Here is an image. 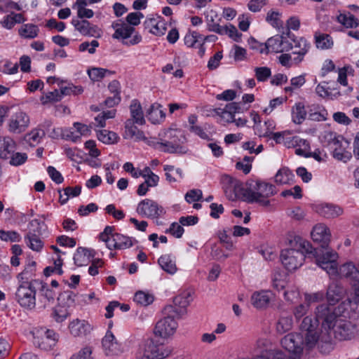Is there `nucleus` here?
<instances>
[{
  "label": "nucleus",
  "instance_id": "41",
  "mask_svg": "<svg viewBox=\"0 0 359 359\" xmlns=\"http://www.w3.org/2000/svg\"><path fill=\"white\" fill-rule=\"evenodd\" d=\"M40 235L27 233L25 236L27 245L33 251L40 252L43 248V242L40 238Z\"/></svg>",
  "mask_w": 359,
  "mask_h": 359
},
{
  "label": "nucleus",
  "instance_id": "22",
  "mask_svg": "<svg viewBox=\"0 0 359 359\" xmlns=\"http://www.w3.org/2000/svg\"><path fill=\"white\" fill-rule=\"evenodd\" d=\"M291 42L292 43V49H294L293 53L297 55V57H294V60L297 63L301 62L304 60V55L309 52L311 45L303 37L291 38Z\"/></svg>",
  "mask_w": 359,
  "mask_h": 359
},
{
  "label": "nucleus",
  "instance_id": "59",
  "mask_svg": "<svg viewBox=\"0 0 359 359\" xmlns=\"http://www.w3.org/2000/svg\"><path fill=\"white\" fill-rule=\"evenodd\" d=\"M62 94L63 97L65 95H80L83 92V88L81 86H74L72 83H69L67 86L61 87Z\"/></svg>",
  "mask_w": 359,
  "mask_h": 359
},
{
  "label": "nucleus",
  "instance_id": "42",
  "mask_svg": "<svg viewBox=\"0 0 359 359\" xmlns=\"http://www.w3.org/2000/svg\"><path fill=\"white\" fill-rule=\"evenodd\" d=\"M314 38L316 47L319 49H329L334 45L332 38L327 34L316 33Z\"/></svg>",
  "mask_w": 359,
  "mask_h": 359
},
{
  "label": "nucleus",
  "instance_id": "19",
  "mask_svg": "<svg viewBox=\"0 0 359 359\" xmlns=\"http://www.w3.org/2000/svg\"><path fill=\"white\" fill-rule=\"evenodd\" d=\"M346 290L337 281H332L328 285L326 297L330 305H334L345 295Z\"/></svg>",
  "mask_w": 359,
  "mask_h": 359
},
{
  "label": "nucleus",
  "instance_id": "53",
  "mask_svg": "<svg viewBox=\"0 0 359 359\" xmlns=\"http://www.w3.org/2000/svg\"><path fill=\"white\" fill-rule=\"evenodd\" d=\"M21 236L15 231L0 230V239L2 241L18 243L21 241Z\"/></svg>",
  "mask_w": 359,
  "mask_h": 359
},
{
  "label": "nucleus",
  "instance_id": "57",
  "mask_svg": "<svg viewBox=\"0 0 359 359\" xmlns=\"http://www.w3.org/2000/svg\"><path fill=\"white\" fill-rule=\"evenodd\" d=\"M285 299L290 304H297L301 299L299 291L297 288L287 290L284 292Z\"/></svg>",
  "mask_w": 359,
  "mask_h": 359
},
{
  "label": "nucleus",
  "instance_id": "39",
  "mask_svg": "<svg viewBox=\"0 0 359 359\" xmlns=\"http://www.w3.org/2000/svg\"><path fill=\"white\" fill-rule=\"evenodd\" d=\"M327 82L323 81L317 85L316 93L319 97L333 99L340 95L339 91L336 90L334 88L333 89L334 92L332 93L331 88L327 86Z\"/></svg>",
  "mask_w": 359,
  "mask_h": 359
},
{
  "label": "nucleus",
  "instance_id": "62",
  "mask_svg": "<svg viewBox=\"0 0 359 359\" xmlns=\"http://www.w3.org/2000/svg\"><path fill=\"white\" fill-rule=\"evenodd\" d=\"M264 128L258 133V135L259 137H270L276 128V123L273 120L269 119L264 122Z\"/></svg>",
  "mask_w": 359,
  "mask_h": 359
},
{
  "label": "nucleus",
  "instance_id": "49",
  "mask_svg": "<svg viewBox=\"0 0 359 359\" xmlns=\"http://www.w3.org/2000/svg\"><path fill=\"white\" fill-rule=\"evenodd\" d=\"M64 195L65 196V198H62V194L61 191H59L60 196L59 201L62 205L65 204L69 198L76 197L80 195L81 192V187L76 186L74 187H67L64 189Z\"/></svg>",
  "mask_w": 359,
  "mask_h": 359
},
{
  "label": "nucleus",
  "instance_id": "26",
  "mask_svg": "<svg viewBox=\"0 0 359 359\" xmlns=\"http://www.w3.org/2000/svg\"><path fill=\"white\" fill-rule=\"evenodd\" d=\"M94 257V251L85 248H78L74 255V264L78 266L87 265Z\"/></svg>",
  "mask_w": 359,
  "mask_h": 359
},
{
  "label": "nucleus",
  "instance_id": "16",
  "mask_svg": "<svg viewBox=\"0 0 359 359\" xmlns=\"http://www.w3.org/2000/svg\"><path fill=\"white\" fill-rule=\"evenodd\" d=\"M273 297V293L270 290H262L252 294L250 302L257 309H265L270 304Z\"/></svg>",
  "mask_w": 359,
  "mask_h": 359
},
{
  "label": "nucleus",
  "instance_id": "58",
  "mask_svg": "<svg viewBox=\"0 0 359 359\" xmlns=\"http://www.w3.org/2000/svg\"><path fill=\"white\" fill-rule=\"evenodd\" d=\"M45 136V131L40 130V129L35 128L27 135V140L30 144H38L41 139Z\"/></svg>",
  "mask_w": 359,
  "mask_h": 359
},
{
  "label": "nucleus",
  "instance_id": "27",
  "mask_svg": "<svg viewBox=\"0 0 359 359\" xmlns=\"http://www.w3.org/2000/svg\"><path fill=\"white\" fill-rule=\"evenodd\" d=\"M147 116L152 123L156 124L160 123L164 120L165 114L162 105L155 102L150 106L147 111Z\"/></svg>",
  "mask_w": 359,
  "mask_h": 359
},
{
  "label": "nucleus",
  "instance_id": "1",
  "mask_svg": "<svg viewBox=\"0 0 359 359\" xmlns=\"http://www.w3.org/2000/svg\"><path fill=\"white\" fill-rule=\"evenodd\" d=\"M285 243L288 248L282 250L280 261L289 271H294L302 265L306 257L304 254L309 256L310 253L314 252V248L309 241L293 233H287Z\"/></svg>",
  "mask_w": 359,
  "mask_h": 359
},
{
  "label": "nucleus",
  "instance_id": "8",
  "mask_svg": "<svg viewBox=\"0 0 359 359\" xmlns=\"http://www.w3.org/2000/svg\"><path fill=\"white\" fill-rule=\"evenodd\" d=\"M114 33V39H121L123 44L130 46L140 43L142 41V36L135 32V28L123 22H116L112 24Z\"/></svg>",
  "mask_w": 359,
  "mask_h": 359
},
{
  "label": "nucleus",
  "instance_id": "33",
  "mask_svg": "<svg viewBox=\"0 0 359 359\" xmlns=\"http://www.w3.org/2000/svg\"><path fill=\"white\" fill-rule=\"evenodd\" d=\"M113 238L112 249L123 250L129 248L133 245V241H135L131 237L118 233H114Z\"/></svg>",
  "mask_w": 359,
  "mask_h": 359
},
{
  "label": "nucleus",
  "instance_id": "10",
  "mask_svg": "<svg viewBox=\"0 0 359 359\" xmlns=\"http://www.w3.org/2000/svg\"><path fill=\"white\" fill-rule=\"evenodd\" d=\"M136 212L143 217L151 219L158 218L165 213L163 206L150 198L142 200L137 204Z\"/></svg>",
  "mask_w": 359,
  "mask_h": 359
},
{
  "label": "nucleus",
  "instance_id": "12",
  "mask_svg": "<svg viewBox=\"0 0 359 359\" xmlns=\"http://www.w3.org/2000/svg\"><path fill=\"white\" fill-rule=\"evenodd\" d=\"M268 53L287 52L292 49L291 37L289 35L276 34L267 40Z\"/></svg>",
  "mask_w": 359,
  "mask_h": 359
},
{
  "label": "nucleus",
  "instance_id": "9",
  "mask_svg": "<svg viewBox=\"0 0 359 359\" xmlns=\"http://www.w3.org/2000/svg\"><path fill=\"white\" fill-rule=\"evenodd\" d=\"M171 350L163 346H158L153 340L144 341L139 348L137 353V359H163L168 357Z\"/></svg>",
  "mask_w": 359,
  "mask_h": 359
},
{
  "label": "nucleus",
  "instance_id": "34",
  "mask_svg": "<svg viewBox=\"0 0 359 359\" xmlns=\"http://www.w3.org/2000/svg\"><path fill=\"white\" fill-rule=\"evenodd\" d=\"M343 139L338 140L336 145H332L330 149H332L333 157L339 161L347 162L351 158V154L346 150V148L342 145Z\"/></svg>",
  "mask_w": 359,
  "mask_h": 359
},
{
  "label": "nucleus",
  "instance_id": "25",
  "mask_svg": "<svg viewBox=\"0 0 359 359\" xmlns=\"http://www.w3.org/2000/svg\"><path fill=\"white\" fill-rule=\"evenodd\" d=\"M70 333L74 337L84 336L90 332L91 325L85 320H73L69 325Z\"/></svg>",
  "mask_w": 359,
  "mask_h": 359
},
{
  "label": "nucleus",
  "instance_id": "48",
  "mask_svg": "<svg viewBox=\"0 0 359 359\" xmlns=\"http://www.w3.org/2000/svg\"><path fill=\"white\" fill-rule=\"evenodd\" d=\"M97 138L104 144H111L118 142L119 139L117 134L107 130H99L97 133Z\"/></svg>",
  "mask_w": 359,
  "mask_h": 359
},
{
  "label": "nucleus",
  "instance_id": "51",
  "mask_svg": "<svg viewBox=\"0 0 359 359\" xmlns=\"http://www.w3.org/2000/svg\"><path fill=\"white\" fill-rule=\"evenodd\" d=\"M154 296L148 292L138 291L135 294L134 301L141 306H148L154 302Z\"/></svg>",
  "mask_w": 359,
  "mask_h": 359
},
{
  "label": "nucleus",
  "instance_id": "15",
  "mask_svg": "<svg viewBox=\"0 0 359 359\" xmlns=\"http://www.w3.org/2000/svg\"><path fill=\"white\" fill-rule=\"evenodd\" d=\"M332 276L345 278L351 282L353 286L359 283V270L352 262H347L338 267V273Z\"/></svg>",
  "mask_w": 359,
  "mask_h": 359
},
{
  "label": "nucleus",
  "instance_id": "3",
  "mask_svg": "<svg viewBox=\"0 0 359 359\" xmlns=\"http://www.w3.org/2000/svg\"><path fill=\"white\" fill-rule=\"evenodd\" d=\"M32 266L26 267L17 276L18 285L15 294V299L24 309L32 311L36 307V290L41 285L39 279L32 278Z\"/></svg>",
  "mask_w": 359,
  "mask_h": 359
},
{
  "label": "nucleus",
  "instance_id": "50",
  "mask_svg": "<svg viewBox=\"0 0 359 359\" xmlns=\"http://www.w3.org/2000/svg\"><path fill=\"white\" fill-rule=\"evenodd\" d=\"M337 20L346 28H352L358 25V20L350 13L340 14Z\"/></svg>",
  "mask_w": 359,
  "mask_h": 359
},
{
  "label": "nucleus",
  "instance_id": "29",
  "mask_svg": "<svg viewBox=\"0 0 359 359\" xmlns=\"http://www.w3.org/2000/svg\"><path fill=\"white\" fill-rule=\"evenodd\" d=\"M158 263L161 268L169 274L173 275L177 272L175 258L170 255H161Z\"/></svg>",
  "mask_w": 359,
  "mask_h": 359
},
{
  "label": "nucleus",
  "instance_id": "45",
  "mask_svg": "<svg viewBox=\"0 0 359 359\" xmlns=\"http://www.w3.org/2000/svg\"><path fill=\"white\" fill-rule=\"evenodd\" d=\"M165 172L166 180L170 182H179L183 178L182 169L175 168L173 165H165L163 167Z\"/></svg>",
  "mask_w": 359,
  "mask_h": 359
},
{
  "label": "nucleus",
  "instance_id": "56",
  "mask_svg": "<svg viewBox=\"0 0 359 359\" xmlns=\"http://www.w3.org/2000/svg\"><path fill=\"white\" fill-rule=\"evenodd\" d=\"M63 97L62 90H55L51 92L47 93L45 96H43L41 99V102L45 104L47 102H55L60 101Z\"/></svg>",
  "mask_w": 359,
  "mask_h": 359
},
{
  "label": "nucleus",
  "instance_id": "46",
  "mask_svg": "<svg viewBox=\"0 0 359 359\" xmlns=\"http://www.w3.org/2000/svg\"><path fill=\"white\" fill-rule=\"evenodd\" d=\"M319 139L323 144H327L331 147L332 145H336V144L338 142V140L343 139V137L332 131L325 130L321 133L319 136Z\"/></svg>",
  "mask_w": 359,
  "mask_h": 359
},
{
  "label": "nucleus",
  "instance_id": "28",
  "mask_svg": "<svg viewBox=\"0 0 359 359\" xmlns=\"http://www.w3.org/2000/svg\"><path fill=\"white\" fill-rule=\"evenodd\" d=\"M135 122L133 120H127L125 123V132L123 137L125 139H135L142 140L145 138L144 133L139 130L135 126Z\"/></svg>",
  "mask_w": 359,
  "mask_h": 359
},
{
  "label": "nucleus",
  "instance_id": "55",
  "mask_svg": "<svg viewBox=\"0 0 359 359\" xmlns=\"http://www.w3.org/2000/svg\"><path fill=\"white\" fill-rule=\"evenodd\" d=\"M255 74L259 82H264L271 76V69L267 67H255Z\"/></svg>",
  "mask_w": 359,
  "mask_h": 359
},
{
  "label": "nucleus",
  "instance_id": "5",
  "mask_svg": "<svg viewBox=\"0 0 359 359\" xmlns=\"http://www.w3.org/2000/svg\"><path fill=\"white\" fill-rule=\"evenodd\" d=\"M276 193L275 187L264 182L251 180L241 189L243 200L249 203H257L263 206L269 205L268 198Z\"/></svg>",
  "mask_w": 359,
  "mask_h": 359
},
{
  "label": "nucleus",
  "instance_id": "44",
  "mask_svg": "<svg viewBox=\"0 0 359 359\" xmlns=\"http://www.w3.org/2000/svg\"><path fill=\"white\" fill-rule=\"evenodd\" d=\"M294 175L287 168H280L275 175V182L279 184H287L293 182Z\"/></svg>",
  "mask_w": 359,
  "mask_h": 359
},
{
  "label": "nucleus",
  "instance_id": "32",
  "mask_svg": "<svg viewBox=\"0 0 359 359\" xmlns=\"http://www.w3.org/2000/svg\"><path fill=\"white\" fill-rule=\"evenodd\" d=\"M15 150V143L11 137L0 138V158H9Z\"/></svg>",
  "mask_w": 359,
  "mask_h": 359
},
{
  "label": "nucleus",
  "instance_id": "63",
  "mask_svg": "<svg viewBox=\"0 0 359 359\" xmlns=\"http://www.w3.org/2000/svg\"><path fill=\"white\" fill-rule=\"evenodd\" d=\"M325 294L323 291H319L313 293H305L304 300L305 302L310 305L314 302H319L324 299Z\"/></svg>",
  "mask_w": 359,
  "mask_h": 359
},
{
  "label": "nucleus",
  "instance_id": "43",
  "mask_svg": "<svg viewBox=\"0 0 359 359\" xmlns=\"http://www.w3.org/2000/svg\"><path fill=\"white\" fill-rule=\"evenodd\" d=\"M89 78L93 81H100L106 76H110L114 72L101 67H92L87 71Z\"/></svg>",
  "mask_w": 359,
  "mask_h": 359
},
{
  "label": "nucleus",
  "instance_id": "37",
  "mask_svg": "<svg viewBox=\"0 0 359 359\" xmlns=\"http://www.w3.org/2000/svg\"><path fill=\"white\" fill-rule=\"evenodd\" d=\"M293 326V319L289 314H281L276 323V330L279 334L290 331Z\"/></svg>",
  "mask_w": 359,
  "mask_h": 359
},
{
  "label": "nucleus",
  "instance_id": "13",
  "mask_svg": "<svg viewBox=\"0 0 359 359\" xmlns=\"http://www.w3.org/2000/svg\"><path fill=\"white\" fill-rule=\"evenodd\" d=\"M29 125V117L24 111H19L13 114L8 122V130L13 133H21Z\"/></svg>",
  "mask_w": 359,
  "mask_h": 359
},
{
  "label": "nucleus",
  "instance_id": "61",
  "mask_svg": "<svg viewBox=\"0 0 359 359\" xmlns=\"http://www.w3.org/2000/svg\"><path fill=\"white\" fill-rule=\"evenodd\" d=\"M287 215L291 219L297 221L302 220L306 216L305 211L299 206L288 209L287 211Z\"/></svg>",
  "mask_w": 359,
  "mask_h": 359
},
{
  "label": "nucleus",
  "instance_id": "31",
  "mask_svg": "<svg viewBox=\"0 0 359 359\" xmlns=\"http://www.w3.org/2000/svg\"><path fill=\"white\" fill-rule=\"evenodd\" d=\"M240 111L241 104L237 102H231L227 104L224 109L218 108L215 109V112L226 118L227 121H233V114Z\"/></svg>",
  "mask_w": 359,
  "mask_h": 359
},
{
  "label": "nucleus",
  "instance_id": "36",
  "mask_svg": "<svg viewBox=\"0 0 359 359\" xmlns=\"http://www.w3.org/2000/svg\"><path fill=\"white\" fill-rule=\"evenodd\" d=\"M206 39H207L206 37H204L199 32L193 31V32H189L185 35V36L184 37V44L188 48H196V46L199 43H201V44L204 43Z\"/></svg>",
  "mask_w": 359,
  "mask_h": 359
},
{
  "label": "nucleus",
  "instance_id": "6",
  "mask_svg": "<svg viewBox=\"0 0 359 359\" xmlns=\"http://www.w3.org/2000/svg\"><path fill=\"white\" fill-rule=\"evenodd\" d=\"M301 331L304 332V334L299 332H291L285 335L281 339L280 342L282 347L291 354V355L289 357H287L286 353L283 350L279 348L273 346L266 341L259 340L257 342L258 346L262 347V348L271 346L274 348L279 349L285 355V359H300V357L303 353L304 344L310 348L306 343V331H302V330Z\"/></svg>",
  "mask_w": 359,
  "mask_h": 359
},
{
  "label": "nucleus",
  "instance_id": "7",
  "mask_svg": "<svg viewBox=\"0 0 359 359\" xmlns=\"http://www.w3.org/2000/svg\"><path fill=\"white\" fill-rule=\"evenodd\" d=\"M323 250L314 248V252L310 253L309 257L316 258L317 265L325 271L330 276L336 275L338 273V254L326 248Z\"/></svg>",
  "mask_w": 359,
  "mask_h": 359
},
{
  "label": "nucleus",
  "instance_id": "20",
  "mask_svg": "<svg viewBox=\"0 0 359 359\" xmlns=\"http://www.w3.org/2000/svg\"><path fill=\"white\" fill-rule=\"evenodd\" d=\"M313 210L325 218H334L343 213L342 208L332 203H320L313 207Z\"/></svg>",
  "mask_w": 359,
  "mask_h": 359
},
{
  "label": "nucleus",
  "instance_id": "40",
  "mask_svg": "<svg viewBox=\"0 0 359 359\" xmlns=\"http://www.w3.org/2000/svg\"><path fill=\"white\" fill-rule=\"evenodd\" d=\"M307 112L302 102H297L292 108V119L296 124H301L306 118Z\"/></svg>",
  "mask_w": 359,
  "mask_h": 359
},
{
  "label": "nucleus",
  "instance_id": "11",
  "mask_svg": "<svg viewBox=\"0 0 359 359\" xmlns=\"http://www.w3.org/2000/svg\"><path fill=\"white\" fill-rule=\"evenodd\" d=\"M178 324L174 317L168 315L156 323L154 333L157 337L168 339L175 333Z\"/></svg>",
  "mask_w": 359,
  "mask_h": 359
},
{
  "label": "nucleus",
  "instance_id": "47",
  "mask_svg": "<svg viewBox=\"0 0 359 359\" xmlns=\"http://www.w3.org/2000/svg\"><path fill=\"white\" fill-rule=\"evenodd\" d=\"M39 27L33 24H25L19 29V34L25 39H34L38 36Z\"/></svg>",
  "mask_w": 359,
  "mask_h": 359
},
{
  "label": "nucleus",
  "instance_id": "18",
  "mask_svg": "<svg viewBox=\"0 0 359 359\" xmlns=\"http://www.w3.org/2000/svg\"><path fill=\"white\" fill-rule=\"evenodd\" d=\"M102 347L107 355H118L123 351L121 345L116 341L111 332L107 331L102 339Z\"/></svg>",
  "mask_w": 359,
  "mask_h": 359
},
{
  "label": "nucleus",
  "instance_id": "52",
  "mask_svg": "<svg viewBox=\"0 0 359 359\" xmlns=\"http://www.w3.org/2000/svg\"><path fill=\"white\" fill-rule=\"evenodd\" d=\"M114 230V226H107L99 236L100 240L104 242L109 250H112Z\"/></svg>",
  "mask_w": 359,
  "mask_h": 359
},
{
  "label": "nucleus",
  "instance_id": "60",
  "mask_svg": "<svg viewBox=\"0 0 359 359\" xmlns=\"http://www.w3.org/2000/svg\"><path fill=\"white\" fill-rule=\"evenodd\" d=\"M266 20L273 27L280 28L283 22L280 19V14L278 12L271 11L267 13Z\"/></svg>",
  "mask_w": 359,
  "mask_h": 359
},
{
  "label": "nucleus",
  "instance_id": "30",
  "mask_svg": "<svg viewBox=\"0 0 359 359\" xmlns=\"http://www.w3.org/2000/svg\"><path fill=\"white\" fill-rule=\"evenodd\" d=\"M130 118L137 125H143L145 123L144 114L140 103L134 100L131 102L130 105Z\"/></svg>",
  "mask_w": 359,
  "mask_h": 359
},
{
  "label": "nucleus",
  "instance_id": "14",
  "mask_svg": "<svg viewBox=\"0 0 359 359\" xmlns=\"http://www.w3.org/2000/svg\"><path fill=\"white\" fill-rule=\"evenodd\" d=\"M311 235L314 242L320 243L322 248L328 246L331 238V233L326 224L323 223L316 224L312 229Z\"/></svg>",
  "mask_w": 359,
  "mask_h": 359
},
{
  "label": "nucleus",
  "instance_id": "21",
  "mask_svg": "<svg viewBox=\"0 0 359 359\" xmlns=\"http://www.w3.org/2000/svg\"><path fill=\"white\" fill-rule=\"evenodd\" d=\"M236 359H285V355L280 350L270 346L262 348L258 353L252 356H241Z\"/></svg>",
  "mask_w": 359,
  "mask_h": 359
},
{
  "label": "nucleus",
  "instance_id": "24",
  "mask_svg": "<svg viewBox=\"0 0 359 359\" xmlns=\"http://www.w3.org/2000/svg\"><path fill=\"white\" fill-rule=\"evenodd\" d=\"M57 341V334L53 330H47L41 337L35 338L34 343L41 349H48L55 346Z\"/></svg>",
  "mask_w": 359,
  "mask_h": 359
},
{
  "label": "nucleus",
  "instance_id": "35",
  "mask_svg": "<svg viewBox=\"0 0 359 359\" xmlns=\"http://www.w3.org/2000/svg\"><path fill=\"white\" fill-rule=\"evenodd\" d=\"M353 327L350 322H340L334 330L335 334L340 340L351 339L353 332Z\"/></svg>",
  "mask_w": 359,
  "mask_h": 359
},
{
  "label": "nucleus",
  "instance_id": "64",
  "mask_svg": "<svg viewBox=\"0 0 359 359\" xmlns=\"http://www.w3.org/2000/svg\"><path fill=\"white\" fill-rule=\"evenodd\" d=\"M93 349L90 346H85L79 351L73 354L70 359H93Z\"/></svg>",
  "mask_w": 359,
  "mask_h": 359
},
{
  "label": "nucleus",
  "instance_id": "2",
  "mask_svg": "<svg viewBox=\"0 0 359 359\" xmlns=\"http://www.w3.org/2000/svg\"><path fill=\"white\" fill-rule=\"evenodd\" d=\"M315 315L314 320L311 316H306L300 325V330L306 331V343L309 348L314 347L319 339L318 327L320 322L330 328L338 313L333 312L329 305L322 304L316 307Z\"/></svg>",
  "mask_w": 359,
  "mask_h": 359
},
{
  "label": "nucleus",
  "instance_id": "23",
  "mask_svg": "<svg viewBox=\"0 0 359 359\" xmlns=\"http://www.w3.org/2000/svg\"><path fill=\"white\" fill-rule=\"evenodd\" d=\"M144 26L150 33L156 36H163L167 29L166 23L161 17L147 19Z\"/></svg>",
  "mask_w": 359,
  "mask_h": 359
},
{
  "label": "nucleus",
  "instance_id": "38",
  "mask_svg": "<svg viewBox=\"0 0 359 359\" xmlns=\"http://www.w3.org/2000/svg\"><path fill=\"white\" fill-rule=\"evenodd\" d=\"M193 292L190 290L182 291L173 300L174 304L181 309H185L193 300Z\"/></svg>",
  "mask_w": 359,
  "mask_h": 359
},
{
  "label": "nucleus",
  "instance_id": "4",
  "mask_svg": "<svg viewBox=\"0 0 359 359\" xmlns=\"http://www.w3.org/2000/svg\"><path fill=\"white\" fill-rule=\"evenodd\" d=\"M185 137L177 129L168 128L161 130L158 138H153L149 144L155 149L169 154H185L187 148L184 146Z\"/></svg>",
  "mask_w": 359,
  "mask_h": 359
},
{
  "label": "nucleus",
  "instance_id": "54",
  "mask_svg": "<svg viewBox=\"0 0 359 359\" xmlns=\"http://www.w3.org/2000/svg\"><path fill=\"white\" fill-rule=\"evenodd\" d=\"M319 110L313 111L311 109L309 111V119L314 121H323L327 120L328 113L327 110L323 107H318Z\"/></svg>",
  "mask_w": 359,
  "mask_h": 359
},
{
  "label": "nucleus",
  "instance_id": "17",
  "mask_svg": "<svg viewBox=\"0 0 359 359\" xmlns=\"http://www.w3.org/2000/svg\"><path fill=\"white\" fill-rule=\"evenodd\" d=\"M72 24L83 36H100V29L86 20L72 19Z\"/></svg>",
  "mask_w": 359,
  "mask_h": 359
}]
</instances>
